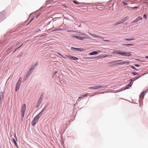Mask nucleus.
<instances>
[{
    "label": "nucleus",
    "instance_id": "21",
    "mask_svg": "<svg viewBox=\"0 0 148 148\" xmlns=\"http://www.w3.org/2000/svg\"><path fill=\"white\" fill-rule=\"evenodd\" d=\"M131 67L132 69L135 70V71H138V70L135 67H134L133 66H131Z\"/></svg>",
    "mask_w": 148,
    "mask_h": 148
},
{
    "label": "nucleus",
    "instance_id": "24",
    "mask_svg": "<svg viewBox=\"0 0 148 148\" xmlns=\"http://www.w3.org/2000/svg\"><path fill=\"white\" fill-rule=\"evenodd\" d=\"M57 53L59 55H60V56H62L63 58H64V59H66L67 58L63 56L60 53Z\"/></svg>",
    "mask_w": 148,
    "mask_h": 148
},
{
    "label": "nucleus",
    "instance_id": "28",
    "mask_svg": "<svg viewBox=\"0 0 148 148\" xmlns=\"http://www.w3.org/2000/svg\"><path fill=\"white\" fill-rule=\"evenodd\" d=\"M122 3L124 5H127L128 4V3L126 2H122Z\"/></svg>",
    "mask_w": 148,
    "mask_h": 148
},
{
    "label": "nucleus",
    "instance_id": "1",
    "mask_svg": "<svg viewBox=\"0 0 148 148\" xmlns=\"http://www.w3.org/2000/svg\"><path fill=\"white\" fill-rule=\"evenodd\" d=\"M46 109L45 107H44L42 110L34 119L33 120L32 122V125L33 126H34L35 124L38 122V120L39 118L42 116L44 111Z\"/></svg>",
    "mask_w": 148,
    "mask_h": 148
},
{
    "label": "nucleus",
    "instance_id": "42",
    "mask_svg": "<svg viewBox=\"0 0 148 148\" xmlns=\"http://www.w3.org/2000/svg\"><path fill=\"white\" fill-rule=\"evenodd\" d=\"M84 58L86 59H90V57Z\"/></svg>",
    "mask_w": 148,
    "mask_h": 148
},
{
    "label": "nucleus",
    "instance_id": "34",
    "mask_svg": "<svg viewBox=\"0 0 148 148\" xmlns=\"http://www.w3.org/2000/svg\"><path fill=\"white\" fill-rule=\"evenodd\" d=\"M119 23H120V24L121 23H123L122 20H121L120 21H119Z\"/></svg>",
    "mask_w": 148,
    "mask_h": 148
},
{
    "label": "nucleus",
    "instance_id": "46",
    "mask_svg": "<svg viewBox=\"0 0 148 148\" xmlns=\"http://www.w3.org/2000/svg\"><path fill=\"white\" fill-rule=\"evenodd\" d=\"M104 41H107V42H110V40H104Z\"/></svg>",
    "mask_w": 148,
    "mask_h": 148
},
{
    "label": "nucleus",
    "instance_id": "2",
    "mask_svg": "<svg viewBox=\"0 0 148 148\" xmlns=\"http://www.w3.org/2000/svg\"><path fill=\"white\" fill-rule=\"evenodd\" d=\"M26 109V105L25 103H24L22 106L21 111V118H23L24 116L25 112Z\"/></svg>",
    "mask_w": 148,
    "mask_h": 148
},
{
    "label": "nucleus",
    "instance_id": "38",
    "mask_svg": "<svg viewBox=\"0 0 148 148\" xmlns=\"http://www.w3.org/2000/svg\"><path fill=\"white\" fill-rule=\"evenodd\" d=\"M143 18H145V19H146V15L145 14H144V16H143Z\"/></svg>",
    "mask_w": 148,
    "mask_h": 148
},
{
    "label": "nucleus",
    "instance_id": "23",
    "mask_svg": "<svg viewBox=\"0 0 148 148\" xmlns=\"http://www.w3.org/2000/svg\"><path fill=\"white\" fill-rule=\"evenodd\" d=\"M132 73L134 75H138V73L136 72H132Z\"/></svg>",
    "mask_w": 148,
    "mask_h": 148
},
{
    "label": "nucleus",
    "instance_id": "32",
    "mask_svg": "<svg viewBox=\"0 0 148 148\" xmlns=\"http://www.w3.org/2000/svg\"><path fill=\"white\" fill-rule=\"evenodd\" d=\"M66 56L69 59H70V57H71V56L70 55H66Z\"/></svg>",
    "mask_w": 148,
    "mask_h": 148
},
{
    "label": "nucleus",
    "instance_id": "14",
    "mask_svg": "<svg viewBox=\"0 0 148 148\" xmlns=\"http://www.w3.org/2000/svg\"><path fill=\"white\" fill-rule=\"evenodd\" d=\"M146 92L145 91L142 92L140 95V97L143 98L144 97L145 95L146 94Z\"/></svg>",
    "mask_w": 148,
    "mask_h": 148
},
{
    "label": "nucleus",
    "instance_id": "4",
    "mask_svg": "<svg viewBox=\"0 0 148 148\" xmlns=\"http://www.w3.org/2000/svg\"><path fill=\"white\" fill-rule=\"evenodd\" d=\"M71 49L74 51H79L81 52H83L85 51V50L84 49L80 48H75L73 47H72L71 48Z\"/></svg>",
    "mask_w": 148,
    "mask_h": 148
},
{
    "label": "nucleus",
    "instance_id": "6",
    "mask_svg": "<svg viewBox=\"0 0 148 148\" xmlns=\"http://www.w3.org/2000/svg\"><path fill=\"white\" fill-rule=\"evenodd\" d=\"M122 51L121 50H114L112 52V53L119 54L122 56Z\"/></svg>",
    "mask_w": 148,
    "mask_h": 148
},
{
    "label": "nucleus",
    "instance_id": "45",
    "mask_svg": "<svg viewBox=\"0 0 148 148\" xmlns=\"http://www.w3.org/2000/svg\"><path fill=\"white\" fill-rule=\"evenodd\" d=\"M96 58V57H90V59H93V58Z\"/></svg>",
    "mask_w": 148,
    "mask_h": 148
},
{
    "label": "nucleus",
    "instance_id": "13",
    "mask_svg": "<svg viewBox=\"0 0 148 148\" xmlns=\"http://www.w3.org/2000/svg\"><path fill=\"white\" fill-rule=\"evenodd\" d=\"M142 19V18L139 16L134 21H133L132 23L133 22H137L138 21L141 20Z\"/></svg>",
    "mask_w": 148,
    "mask_h": 148
},
{
    "label": "nucleus",
    "instance_id": "18",
    "mask_svg": "<svg viewBox=\"0 0 148 148\" xmlns=\"http://www.w3.org/2000/svg\"><path fill=\"white\" fill-rule=\"evenodd\" d=\"M140 76H137L133 79H132V81H134L135 80H136L138 79L140 77Z\"/></svg>",
    "mask_w": 148,
    "mask_h": 148
},
{
    "label": "nucleus",
    "instance_id": "19",
    "mask_svg": "<svg viewBox=\"0 0 148 148\" xmlns=\"http://www.w3.org/2000/svg\"><path fill=\"white\" fill-rule=\"evenodd\" d=\"M123 62H120L119 63H116L115 64V66H118V65H120L123 64Z\"/></svg>",
    "mask_w": 148,
    "mask_h": 148
},
{
    "label": "nucleus",
    "instance_id": "49",
    "mask_svg": "<svg viewBox=\"0 0 148 148\" xmlns=\"http://www.w3.org/2000/svg\"><path fill=\"white\" fill-rule=\"evenodd\" d=\"M136 60L137 61H139V60L138 59H136Z\"/></svg>",
    "mask_w": 148,
    "mask_h": 148
},
{
    "label": "nucleus",
    "instance_id": "35",
    "mask_svg": "<svg viewBox=\"0 0 148 148\" xmlns=\"http://www.w3.org/2000/svg\"><path fill=\"white\" fill-rule=\"evenodd\" d=\"M139 8V7L138 6H136V7H132V9H134V8Z\"/></svg>",
    "mask_w": 148,
    "mask_h": 148
},
{
    "label": "nucleus",
    "instance_id": "15",
    "mask_svg": "<svg viewBox=\"0 0 148 148\" xmlns=\"http://www.w3.org/2000/svg\"><path fill=\"white\" fill-rule=\"evenodd\" d=\"M70 60H78V58H77L75 57L72 56H71V57H70Z\"/></svg>",
    "mask_w": 148,
    "mask_h": 148
},
{
    "label": "nucleus",
    "instance_id": "31",
    "mask_svg": "<svg viewBox=\"0 0 148 148\" xmlns=\"http://www.w3.org/2000/svg\"><path fill=\"white\" fill-rule=\"evenodd\" d=\"M111 55H104V57H110V56H111Z\"/></svg>",
    "mask_w": 148,
    "mask_h": 148
},
{
    "label": "nucleus",
    "instance_id": "48",
    "mask_svg": "<svg viewBox=\"0 0 148 148\" xmlns=\"http://www.w3.org/2000/svg\"><path fill=\"white\" fill-rule=\"evenodd\" d=\"M145 58L147 59H148V56H146L145 57Z\"/></svg>",
    "mask_w": 148,
    "mask_h": 148
},
{
    "label": "nucleus",
    "instance_id": "44",
    "mask_svg": "<svg viewBox=\"0 0 148 148\" xmlns=\"http://www.w3.org/2000/svg\"><path fill=\"white\" fill-rule=\"evenodd\" d=\"M57 29H54L52 31V32H54V31H57Z\"/></svg>",
    "mask_w": 148,
    "mask_h": 148
},
{
    "label": "nucleus",
    "instance_id": "12",
    "mask_svg": "<svg viewBox=\"0 0 148 148\" xmlns=\"http://www.w3.org/2000/svg\"><path fill=\"white\" fill-rule=\"evenodd\" d=\"M104 86H93V89H96L99 88H104Z\"/></svg>",
    "mask_w": 148,
    "mask_h": 148
},
{
    "label": "nucleus",
    "instance_id": "25",
    "mask_svg": "<svg viewBox=\"0 0 148 148\" xmlns=\"http://www.w3.org/2000/svg\"><path fill=\"white\" fill-rule=\"evenodd\" d=\"M124 45H125L126 46H133V44H123Z\"/></svg>",
    "mask_w": 148,
    "mask_h": 148
},
{
    "label": "nucleus",
    "instance_id": "22",
    "mask_svg": "<svg viewBox=\"0 0 148 148\" xmlns=\"http://www.w3.org/2000/svg\"><path fill=\"white\" fill-rule=\"evenodd\" d=\"M130 63V62L128 61H125L123 62V64H129Z\"/></svg>",
    "mask_w": 148,
    "mask_h": 148
},
{
    "label": "nucleus",
    "instance_id": "9",
    "mask_svg": "<svg viewBox=\"0 0 148 148\" xmlns=\"http://www.w3.org/2000/svg\"><path fill=\"white\" fill-rule=\"evenodd\" d=\"M75 38H76L78 39L79 40H83L84 39H85L87 37H81V36H74Z\"/></svg>",
    "mask_w": 148,
    "mask_h": 148
},
{
    "label": "nucleus",
    "instance_id": "39",
    "mask_svg": "<svg viewBox=\"0 0 148 148\" xmlns=\"http://www.w3.org/2000/svg\"><path fill=\"white\" fill-rule=\"evenodd\" d=\"M140 66V65H138V64H135V66L136 67H139V66Z\"/></svg>",
    "mask_w": 148,
    "mask_h": 148
},
{
    "label": "nucleus",
    "instance_id": "51",
    "mask_svg": "<svg viewBox=\"0 0 148 148\" xmlns=\"http://www.w3.org/2000/svg\"><path fill=\"white\" fill-rule=\"evenodd\" d=\"M18 43H17V45L18 44Z\"/></svg>",
    "mask_w": 148,
    "mask_h": 148
},
{
    "label": "nucleus",
    "instance_id": "11",
    "mask_svg": "<svg viewBox=\"0 0 148 148\" xmlns=\"http://www.w3.org/2000/svg\"><path fill=\"white\" fill-rule=\"evenodd\" d=\"M90 34L92 36L98 38H99L101 39H103L104 38L103 37H102L100 36L97 35L95 34Z\"/></svg>",
    "mask_w": 148,
    "mask_h": 148
},
{
    "label": "nucleus",
    "instance_id": "27",
    "mask_svg": "<svg viewBox=\"0 0 148 148\" xmlns=\"http://www.w3.org/2000/svg\"><path fill=\"white\" fill-rule=\"evenodd\" d=\"M122 61V60H117L114 61H113L112 62L113 63H115V62H117Z\"/></svg>",
    "mask_w": 148,
    "mask_h": 148
},
{
    "label": "nucleus",
    "instance_id": "43",
    "mask_svg": "<svg viewBox=\"0 0 148 148\" xmlns=\"http://www.w3.org/2000/svg\"><path fill=\"white\" fill-rule=\"evenodd\" d=\"M40 14H38L37 15V16L36 17V18H37L39 16H40Z\"/></svg>",
    "mask_w": 148,
    "mask_h": 148
},
{
    "label": "nucleus",
    "instance_id": "26",
    "mask_svg": "<svg viewBox=\"0 0 148 148\" xmlns=\"http://www.w3.org/2000/svg\"><path fill=\"white\" fill-rule=\"evenodd\" d=\"M73 2L75 3V4H80V3H79L78 2H77V1H73Z\"/></svg>",
    "mask_w": 148,
    "mask_h": 148
},
{
    "label": "nucleus",
    "instance_id": "37",
    "mask_svg": "<svg viewBox=\"0 0 148 148\" xmlns=\"http://www.w3.org/2000/svg\"><path fill=\"white\" fill-rule=\"evenodd\" d=\"M23 45V44H22L21 46H20V47H18V48H17L14 51V52L16 50H17L18 48H20L21 47L22 45Z\"/></svg>",
    "mask_w": 148,
    "mask_h": 148
},
{
    "label": "nucleus",
    "instance_id": "29",
    "mask_svg": "<svg viewBox=\"0 0 148 148\" xmlns=\"http://www.w3.org/2000/svg\"><path fill=\"white\" fill-rule=\"evenodd\" d=\"M3 96H1L0 97V102H1L2 101V98H3Z\"/></svg>",
    "mask_w": 148,
    "mask_h": 148
},
{
    "label": "nucleus",
    "instance_id": "16",
    "mask_svg": "<svg viewBox=\"0 0 148 148\" xmlns=\"http://www.w3.org/2000/svg\"><path fill=\"white\" fill-rule=\"evenodd\" d=\"M13 140L14 143L15 145L16 146V147L18 148V145H17V144L16 143V142L14 139L13 138Z\"/></svg>",
    "mask_w": 148,
    "mask_h": 148
},
{
    "label": "nucleus",
    "instance_id": "17",
    "mask_svg": "<svg viewBox=\"0 0 148 148\" xmlns=\"http://www.w3.org/2000/svg\"><path fill=\"white\" fill-rule=\"evenodd\" d=\"M128 18H129L128 16H126L122 20L123 22H124L125 21H126L128 19Z\"/></svg>",
    "mask_w": 148,
    "mask_h": 148
},
{
    "label": "nucleus",
    "instance_id": "10",
    "mask_svg": "<svg viewBox=\"0 0 148 148\" xmlns=\"http://www.w3.org/2000/svg\"><path fill=\"white\" fill-rule=\"evenodd\" d=\"M101 52V51H93L91 53H89V55H92L95 54H97L98 53V52Z\"/></svg>",
    "mask_w": 148,
    "mask_h": 148
},
{
    "label": "nucleus",
    "instance_id": "7",
    "mask_svg": "<svg viewBox=\"0 0 148 148\" xmlns=\"http://www.w3.org/2000/svg\"><path fill=\"white\" fill-rule=\"evenodd\" d=\"M132 54L130 52H123L122 51V55L123 56H130Z\"/></svg>",
    "mask_w": 148,
    "mask_h": 148
},
{
    "label": "nucleus",
    "instance_id": "40",
    "mask_svg": "<svg viewBox=\"0 0 148 148\" xmlns=\"http://www.w3.org/2000/svg\"><path fill=\"white\" fill-rule=\"evenodd\" d=\"M120 24V23H119V21L118 22H116L115 25H117Z\"/></svg>",
    "mask_w": 148,
    "mask_h": 148
},
{
    "label": "nucleus",
    "instance_id": "33",
    "mask_svg": "<svg viewBox=\"0 0 148 148\" xmlns=\"http://www.w3.org/2000/svg\"><path fill=\"white\" fill-rule=\"evenodd\" d=\"M57 31H61L62 30V29L61 28H59L58 29H57Z\"/></svg>",
    "mask_w": 148,
    "mask_h": 148
},
{
    "label": "nucleus",
    "instance_id": "30",
    "mask_svg": "<svg viewBox=\"0 0 148 148\" xmlns=\"http://www.w3.org/2000/svg\"><path fill=\"white\" fill-rule=\"evenodd\" d=\"M58 73V72H57V71H55V72L53 73V76H55V74H56V73Z\"/></svg>",
    "mask_w": 148,
    "mask_h": 148
},
{
    "label": "nucleus",
    "instance_id": "3",
    "mask_svg": "<svg viewBox=\"0 0 148 148\" xmlns=\"http://www.w3.org/2000/svg\"><path fill=\"white\" fill-rule=\"evenodd\" d=\"M22 80V78L21 77L19 79L16 84V86L15 88V91L16 92H17V90L19 89Z\"/></svg>",
    "mask_w": 148,
    "mask_h": 148
},
{
    "label": "nucleus",
    "instance_id": "41",
    "mask_svg": "<svg viewBox=\"0 0 148 148\" xmlns=\"http://www.w3.org/2000/svg\"><path fill=\"white\" fill-rule=\"evenodd\" d=\"M89 89H93V87H90L89 88Z\"/></svg>",
    "mask_w": 148,
    "mask_h": 148
},
{
    "label": "nucleus",
    "instance_id": "20",
    "mask_svg": "<svg viewBox=\"0 0 148 148\" xmlns=\"http://www.w3.org/2000/svg\"><path fill=\"white\" fill-rule=\"evenodd\" d=\"M125 39L126 40L130 41L134 40V38H125Z\"/></svg>",
    "mask_w": 148,
    "mask_h": 148
},
{
    "label": "nucleus",
    "instance_id": "8",
    "mask_svg": "<svg viewBox=\"0 0 148 148\" xmlns=\"http://www.w3.org/2000/svg\"><path fill=\"white\" fill-rule=\"evenodd\" d=\"M132 79H130L128 80V82L129 84L127 85V87L125 89H128L132 86L133 84V82H132Z\"/></svg>",
    "mask_w": 148,
    "mask_h": 148
},
{
    "label": "nucleus",
    "instance_id": "50",
    "mask_svg": "<svg viewBox=\"0 0 148 148\" xmlns=\"http://www.w3.org/2000/svg\"><path fill=\"white\" fill-rule=\"evenodd\" d=\"M82 97H79V98L78 99H80V98H82Z\"/></svg>",
    "mask_w": 148,
    "mask_h": 148
},
{
    "label": "nucleus",
    "instance_id": "36",
    "mask_svg": "<svg viewBox=\"0 0 148 148\" xmlns=\"http://www.w3.org/2000/svg\"><path fill=\"white\" fill-rule=\"evenodd\" d=\"M87 94H86L85 95H82V97H86L87 96Z\"/></svg>",
    "mask_w": 148,
    "mask_h": 148
},
{
    "label": "nucleus",
    "instance_id": "5",
    "mask_svg": "<svg viewBox=\"0 0 148 148\" xmlns=\"http://www.w3.org/2000/svg\"><path fill=\"white\" fill-rule=\"evenodd\" d=\"M37 64H36L32 66V68L30 69L27 72V75H30L32 72V70L37 65Z\"/></svg>",
    "mask_w": 148,
    "mask_h": 148
},
{
    "label": "nucleus",
    "instance_id": "47",
    "mask_svg": "<svg viewBox=\"0 0 148 148\" xmlns=\"http://www.w3.org/2000/svg\"><path fill=\"white\" fill-rule=\"evenodd\" d=\"M67 32H72V31L71 30H68L67 31Z\"/></svg>",
    "mask_w": 148,
    "mask_h": 148
}]
</instances>
